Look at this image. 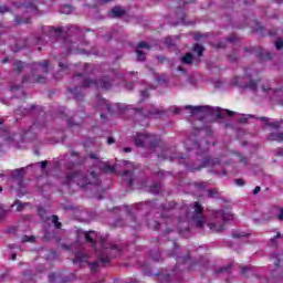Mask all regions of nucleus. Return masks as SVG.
Segmentation results:
<instances>
[{
	"mask_svg": "<svg viewBox=\"0 0 283 283\" xmlns=\"http://www.w3.org/2000/svg\"><path fill=\"white\" fill-rule=\"evenodd\" d=\"M165 43L168 48H171L174 45V40L171 39V36H167L165 39Z\"/></svg>",
	"mask_w": 283,
	"mask_h": 283,
	"instance_id": "obj_47",
	"label": "nucleus"
},
{
	"mask_svg": "<svg viewBox=\"0 0 283 283\" xmlns=\"http://www.w3.org/2000/svg\"><path fill=\"white\" fill-rule=\"evenodd\" d=\"M64 48L66 49V54L78 53V44H76V42H73L70 39L64 40Z\"/></svg>",
	"mask_w": 283,
	"mask_h": 283,
	"instance_id": "obj_12",
	"label": "nucleus"
},
{
	"mask_svg": "<svg viewBox=\"0 0 283 283\" xmlns=\"http://www.w3.org/2000/svg\"><path fill=\"white\" fill-rule=\"evenodd\" d=\"M213 218L214 222L208 223V227L212 233H220L221 231H224V222L233 220V214L219 210L214 212Z\"/></svg>",
	"mask_w": 283,
	"mask_h": 283,
	"instance_id": "obj_5",
	"label": "nucleus"
},
{
	"mask_svg": "<svg viewBox=\"0 0 283 283\" xmlns=\"http://www.w3.org/2000/svg\"><path fill=\"white\" fill-rule=\"evenodd\" d=\"M22 8L29 14H36L38 9H36V6H34V3L24 4V6H22Z\"/></svg>",
	"mask_w": 283,
	"mask_h": 283,
	"instance_id": "obj_23",
	"label": "nucleus"
},
{
	"mask_svg": "<svg viewBox=\"0 0 283 283\" xmlns=\"http://www.w3.org/2000/svg\"><path fill=\"white\" fill-rule=\"evenodd\" d=\"M90 158H91L92 160H98V155L92 153V154L90 155Z\"/></svg>",
	"mask_w": 283,
	"mask_h": 283,
	"instance_id": "obj_63",
	"label": "nucleus"
},
{
	"mask_svg": "<svg viewBox=\"0 0 283 283\" xmlns=\"http://www.w3.org/2000/svg\"><path fill=\"white\" fill-rule=\"evenodd\" d=\"M124 165L128 167V169L124 170L122 174L124 180L128 184V187H132L134 185V180H136L135 171L138 169V166H135L133 163L124 161Z\"/></svg>",
	"mask_w": 283,
	"mask_h": 283,
	"instance_id": "obj_9",
	"label": "nucleus"
},
{
	"mask_svg": "<svg viewBox=\"0 0 283 283\" xmlns=\"http://www.w3.org/2000/svg\"><path fill=\"white\" fill-rule=\"evenodd\" d=\"M62 185L66 187L77 185V187L85 189L87 185H101V179H98V174L94 170L88 175H85L83 171H75L66 174L65 178L62 180Z\"/></svg>",
	"mask_w": 283,
	"mask_h": 283,
	"instance_id": "obj_2",
	"label": "nucleus"
},
{
	"mask_svg": "<svg viewBox=\"0 0 283 283\" xmlns=\"http://www.w3.org/2000/svg\"><path fill=\"white\" fill-rule=\"evenodd\" d=\"M96 235L97 233L95 231L84 232V238L86 242H91L92 244L96 242Z\"/></svg>",
	"mask_w": 283,
	"mask_h": 283,
	"instance_id": "obj_20",
	"label": "nucleus"
},
{
	"mask_svg": "<svg viewBox=\"0 0 283 283\" xmlns=\"http://www.w3.org/2000/svg\"><path fill=\"white\" fill-rule=\"evenodd\" d=\"M49 32L50 34H61V32H63V29L62 28H54V27H49Z\"/></svg>",
	"mask_w": 283,
	"mask_h": 283,
	"instance_id": "obj_35",
	"label": "nucleus"
},
{
	"mask_svg": "<svg viewBox=\"0 0 283 283\" xmlns=\"http://www.w3.org/2000/svg\"><path fill=\"white\" fill-rule=\"evenodd\" d=\"M249 118H255V115H245V117H241L239 119V123H247V120H249Z\"/></svg>",
	"mask_w": 283,
	"mask_h": 283,
	"instance_id": "obj_45",
	"label": "nucleus"
},
{
	"mask_svg": "<svg viewBox=\"0 0 283 283\" xmlns=\"http://www.w3.org/2000/svg\"><path fill=\"white\" fill-rule=\"evenodd\" d=\"M136 147H146L147 149H156L160 142L156 135L137 134L135 137Z\"/></svg>",
	"mask_w": 283,
	"mask_h": 283,
	"instance_id": "obj_6",
	"label": "nucleus"
},
{
	"mask_svg": "<svg viewBox=\"0 0 283 283\" xmlns=\"http://www.w3.org/2000/svg\"><path fill=\"white\" fill-rule=\"evenodd\" d=\"M102 248L104 249V252L98 255L95 262L88 263L91 266V271H96L98 266H105V264H109L112 258L120 255V249L116 244H109V247H107L105 244V241H102Z\"/></svg>",
	"mask_w": 283,
	"mask_h": 283,
	"instance_id": "obj_3",
	"label": "nucleus"
},
{
	"mask_svg": "<svg viewBox=\"0 0 283 283\" xmlns=\"http://www.w3.org/2000/svg\"><path fill=\"white\" fill-rule=\"evenodd\" d=\"M148 227H149V229H153L154 231H158V229H160V223L154 219H149Z\"/></svg>",
	"mask_w": 283,
	"mask_h": 283,
	"instance_id": "obj_24",
	"label": "nucleus"
},
{
	"mask_svg": "<svg viewBox=\"0 0 283 283\" xmlns=\"http://www.w3.org/2000/svg\"><path fill=\"white\" fill-rule=\"evenodd\" d=\"M259 120H261V123H264L266 127H271L272 129H280V127H282L283 125V119L271 122V118L261 116L259 117Z\"/></svg>",
	"mask_w": 283,
	"mask_h": 283,
	"instance_id": "obj_10",
	"label": "nucleus"
},
{
	"mask_svg": "<svg viewBox=\"0 0 283 283\" xmlns=\"http://www.w3.org/2000/svg\"><path fill=\"white\" fill-rule=\"evenodd\" d=\"M111 17L113 19H118L120 17H125V9L120 8V7H114L111 10Z\"/></svg>",
	"mask_w": 283,
	"mask_h": 283,
	"instance_id": "obj_17",
	"label": "nucleus"
},
{
	"mask_svg": "<svg viewBox=\"0 0 283 283\" xmlns=\"http://www.w3.org/2000/svg\"><path fill=\"white\" fill-rule=\"evenodd\" d=\"M229 269H231V265L220 268V269L216 270V273H227L229 271Z\"/></svg>",
	"mask_w": 283,
	"mask_h": 283,
	"instance_id": "obj_48",
	"label": "nucleus"
},
{
	"mask_svg": "<svg viewBox=\"0 0 283 283\" xmlns=\"http://www.w3.org/2000/svg\"><path fill=\"white\" fill-rule=\"evenodd\" d=\"M23 67H25V65H24L23 62H21V61H15V62L13 63V70H14L15 72H18V73H21L22 70H23Z\"/></svg>",
	"mask_w": 283,
	"mask_h": 283,
	"instance_id": "obj_29",
	"label": "nucleus"
},
{
	"mask_svg": "<svg viewBox=\"0 0 283 283\" xmlns=\"http://www.w3.org/2000/svg\"><path fill=\"white\" fill-rule=\"evenodd\" d=\"M149 43L145 42V41H142L138 43L137 45V50H143V49H146V50H149Z\"/></svg>",
	"mask_w": 283,
	"mask_h": 283,
	"instance_id": "obj_37",
	"label": "nucleus"
},
{
	"mask_svg": "<svg viewBox=\"0 0 283 283\" xmlns=\"http://www.w3.org/2000/svg\"><path fill=\"white\" fill-rule=\"evenodd\" d=\"M136 54L137 61H139L140 63H143V61H146L147 56L145 55V52H143L140 49L136 50Z\"/></svg>",
	"mask_w": 283,
	"mask_h": 283,
	"instance_id": "obj_30",
	"label": "nucleus"
},
{
	"mask_svg": "<svg viewBox=\"0 0 283 283\" xmlns=\"http://www.w3.org/2000/svg\"><path fill=\"white\" fill-rule=\"evenodd\" d=\"M25 174V168H19L14 170H10L9 179L11 180H21Z\"/></svg>",
	"mask_w": 283,
	"mask_h": 283,
	"instance_id": "obj_15",
	"label": "nucleus"
},
{
	"mask_svg": "<svg viewBox=\"0 0 283 283\" xmlns=\"http://www.w3.org/2000/svg\"><path fill=\"white\" fill-rule=\"evenodd\" d=\"M34 129H36V124H33V125L24 133V136H30V134H32V132H34Z\"/></svg>",
	"mask_w": 283,
	"mask_h": 283,
	"instance_id": "obj_52",
	"label": "nucleus"
},
{
	"mask_svg": "<svg viewBox=\"0 0 283 283\" xmlns=\"http://www.w3.org/2000/svg\"><path fill=\"white\" fill-rule=\"evenodd\" d=\"M50 65V62L48 60H44L40 63H33L31 66L32 74H35V72H43L44 74H48V67Z\"/></svg>",
	"mask_w": 283,
	"mask_h": 283,
	"instance_id": "obj_11",
	"label": "nucleus"
},
{
	"mask_svg": "<svg viewBox=\"0 0 283 283\" xmlns=\"http://www.w3.org/2000/svg\"><path fill=\"white\" fill-rule=\"evenodd\" d=\"M0 178H9L10 179V169L3 170L0 172Z\"/></svg>",
	"mask_w": 283,
	"mask_h": 283,
	"instance_id": "obj_46",
	"label": "nucleus"
},
{
	"mask_svg": "<svg viewBox=\"0 0 283 283\" xmlns=\"http://www.w3.org/2000/svg\"><path fill=\"white\" fill-rule=\"evenodd\" d=\"M85 260H87V256L76 254L75 259L73 260V264H77V262H85Z\"/></svg>",
	"mask_w": 283,
	"mask_h": 283,
	"instance_id": "obj_36",
	"label": "nucleus"
},
{
	"mask_svg": "<svg viewBox=\"0 0 283 283\" xmlns=\"http://www.w3.org/2000/svg\"><path fill=\"white\" fill-rule=\"evenodd\" d=\"M245 235H247V234H245L244 232H241V233L233 232V233H232V237H233V238H245Z\"/></svg>",
	"mask_w": 283,
	"mask_h": 283,
	"instance_id": "obj_57",
	"label": "nucleus"
},
{
	"mask_svg": "<svg viewBox=\"0 0 283 283\" xmlns=\"http://www.w3.org/2000/svg\"><path fill=\"white\" fill-rule=\"evenodd\" d=\"M234 182L238 187H244L247 185V181H244V179H235Z\"/></svg>",
	"mask_w": 283,
	"mask_h": 283,
	"instance_id": "obj_50",
	"label": "nucleus"
},
{
	"mask_svg": "<svg viewBox=\"0 0 283 283\" xmlns=\"http://www.w3.org/2000/svg\"><path fill=\"white\" fill-rule=\"evenodd\" d=\"M182 65H191L193 63V54L186 53L185 56L180 59Z\"/></svg>",
	"mask_w": 283,
	"mask_h": 283,
	"instance_id": "obj_21",
	"label": "nucleus"
},
{
	"mask_svg": "<svg viewBox=\"0 0 283 283\" xmlns=\"http://www.w3.org/2000/svg\"><path fill=\"white\" fill-rule=\"evenodd\" d=\"M233 114H235L234 112H231L229 109H224L222 112H219L217 114V118H227V116H233Z\"/></svg>",
	"mask_w": 283,
	"mask_h": 283,
	"instance_id": "obj_28",
	"label": "nucleus"
},
{
	"mask_svg": "<svg viewBox=\"0 0 283 283\" xmlns=\"http://www.w3.org/2000/svg\"><path fill=\"white\" fill-rule=\"evenodd\" d=\"M193 52L198 54V56H202V53L205 52V46L200 43H197L193 45Z\"/></svg>",
	"mask_w": 283,
	"mask_h": 283,
	"instance_id": "obj_26",
	"label": "nucleus"
},
{
	"mask_svg": "<svg viewBox=\"0 0 283 283\" xmlns=\"http://www.w3.org/2000/svg\"><path fill=\"white\" fill-rule=\"evenodd\" d=\"M153 260H155V262H159L160 261V252H156L155 254H151Z\"/></svg>",
	"mask_w": 283,
	"mask_h": 283,
	"instance_id": "obj_56",
	"label": "nucleus"
},
{
	"mask_svg": "<svg viewBox=\"0 0 283 283\" xmlns=\"http://www.w3.org/2000/svg\"><path fill=\"white\" fill-rule=\"evenodd\" d=\"M275 48H276V50H282L283 41L281 38H279L277 41L275 42Z\"/></svg>",
	"mask_w": 283,
	"mask_h": 283,
	"instance_id": "obj_51",
	"label": "nucleus"
},
{
	"mask_svg": "<svg viewBox=\"0 0 283 283\" xmlns=\"http://www.w3.org/2000/svg\"><path fill=\"white\" fill-rule=\"evenodd\" d=\"M51 219H52V222H53L55 229H61L62 223L59 221V216L53 214V216L51 217Z\"/></svg>",
	"mask_w": 283,
	"mask_h": 283,
	"instance_id": "obj_33",
	"label": "nucleus"
},
{
	"mask_svg": "<svg viewBox=\"0 0 283 283\" xmlns=\"http://www.w3.org/2000/svg\"><path fill=\"white\" fill-rule=\"evenodd\" d=\"M15 23H18V24L30 23V18L21 19V17L17 15L15 17Z\"/></svg>",
	"mask_w": 283,
	"mask_h": 283,
	"instance_id": "obj_38",
	"label": "nucleus"
},
{
	"mask_svg": "<svg viewBox=\"0 0 283 283\" xmlns=\"http://www.w3.org/2000/svg\"><path fill=\"white\" fill-rule=\"evenodd\" d=\"M177 262H178V264H180V263L187 264L189 262V255H187V256H179L177 259Z\"/></svg>",
	"mask_w": 283,
	"mask_h": 283,
	"instance_id": "obj_42",
	"label": "nucleus"
},
{
	"mask_svg": "<svg viewBox=\"0 0 283 283\" xmlns=\"http://www.w3.org/2000/svg\"><path fill=\"white\" fill-rule=\"evenodd\" d=\"M27 81H30L31 83H45V77L38 75L34 77V80H25L24 78V82H27Z\"/></svg>",
	"mask_w": 283,
	"mask_h": 283,
	"instance_id": "obj_34",
	"label": "nucleus"
},
{
	"mask_svg": "<svg viewBox=\"0 0 283 283\" xmlns=\"http://www.w3.org/2000/svg\"><path fill=\"white\" fill-rule=\"evenodd\" d=\"M228 43H235L238 41V36L235 34H231L226 40Z\"/></svg>",
	"mask_w": 283,
	"mask_h": 283,
	"instance_id": "obj_43",
	"label": "nucleus"
},
{
	"mask_svg": "<svg viewBox=\"0 0 283 283\" xmlns=\"http://www.w3.org/2000/svg\"><path fill=\"white\" fill-rule=\"evenodd\" d=\"M142 98H149V91L145 90L140 92Z\"/></svg>",
	"mask_w": 283,
	"mask_h": 283,
	"instance_id": "obj_58",
	"label": "nucleus"
},
{
	"mask_svg": "<svg viewBox=\"0 0 283 283\" xmlns=\"http://www.w3.org/2000/svg\"><path fill=\"white\" fill-rule=\"evenodd\" d=\"M277 220H280L281 222H283V208L280 209V212L277 214Z\"/></svg>",
	"mask_w": 283,
	"mask_h": 283,
	"instance_id": "obj_59",
	"label": "nucleus"
},
{
	"mask_svg": "<svg viewBox=\"0 0 283 283\" xmlns=\"http://www.w3.org/2000/svg\"><path fill=\"white\" fill-rule=\"evenodd\" d=\"M149 193H154V196H158L160 191H163V184L156 182L149 186L148 188Z\"/></svg>",
	"mask_w": 283,
	"mask_h": 283,
	"instance_id": "obj_18",
	"label": "nucleus"
},
{
	"mask_svg": "<svg viewBox=\"0 0 283 283\" xmlns=\"http://www.w3.org/2000/svg\"><path fill=\"white\" fill-rule=\"evenodd\" d=\"M207 193L208 198H220V192H218V189H209Z\"/></svg>",
	"mask_w": 283,
	"mask_h": 283,
	"instance_id": "obj_32",
	"label": "nucleus"
},
{
	"mask_svg": "<svg viewBox=\"0 0 283 283\" xmlns=\"http://www.w3.org/2000/svg\"><path fill=\"white\" fill-rule=\"evenodd\" d=\"M59 67L61 72H70V64L65 60L59 62Z\"/></svg>",
	"mask_w": 283,
	"mask_h": 283,
	"instance_id": "obj_27",
	"label": "nucleus"
},
{
	"mask_svg": "<svg viewBox=\"0 0 283 283\" xmlns=\"http://www.w3.org/2000/svg\"><path fill=\"white\" fill-rule=\"evenodd\" d=\"M67 125H80L78 122H76V117L66 119Z\"/></svg>",
	"mask_w": 283,
	"mask_h": 283,
	"instance_id": "obj_54",
	"label": "nucleus"
},
{
	"mask_svg": "<svg viewBox=\"0 0 283 283\" xmlns=\"http://www.w3.org/2000/svg\"><path fill=\"white\" fill-rule=\"evenodd\" d=\"M38 165H40V167H41L42 169H45V167H48V160L40 161V163H38Z\"/></svg>",
	"mask_w": 283,
	"mask_h": 283,
	"instance_id": "obj_60",
	"label": "nucleus"
},
{
	"mask_svg": "<svg viewBox=\"0 0 283 283\" xmlns=\"http://www.w3.org/2000/svg\"><path fill=\"white\" fill-rule=\"evenodd\" d=\"M69 92L73 94L76 101L83 99V92L81 91V86H76L74 88H69Z\"/></svg>",
	"mask_w": 283,
	"mask_h": 283,
	"instance_id": "obj_19",
	"label": "nucleus"
},
{
	"mask_svg": "<svg viewBox=\"0 0 283 283\" xmlns=\"http://www.w3.org/2000/svg\"><path fill=\"white\" fill-rule=\"evenodd\" d=\"M192 149H195L196 151H200V143L193 142L192 148L187 147L188 151H192Z\"/></svg>",
	"mask_w": 283,
	"mask_h": 283,
	"instance_id": "obj_40",
	"label": "nucleus"
},
{
	"mask_svg": "<svg viewBox=\"0 0 283 283\" xmlns=\"http://www.w3.org/2000/svg\"><path fill=\"white\" fill-rule=\"evenodd\" d=\"M186 109H190V114H211V106H186Z\"/></svg>",
	"mask_w": 283,
	"mask_h": 283,
	"instance_id": "obj_13",
	"label": "nucleus"
},
{
	"mask_svg": "<svg viewBox=\"0 0 283 283\" xmlns=\"http://www.w3.org/2000/svg\"><path fill=\"white\" fill-rule=\"evenodd\" d=\"M228 60L230 63H235V61H238V52H233L232 54L228 55Z\"/></svg>",
	"mask_w": 283,
	"mask_h": 283,
	"instance_id": "obj_39",
	"label": "nucleus"
},
{
	"mask_svg": "<svg viewBox=\"0 0 283 283\" xmlns=\"http://www.w3.org/2000/svg\"><path fill=\"white\" fill-rule=\"evenodd\" d=\"M17 50H23V48H28L27 43L21 44V42L15 43Z\"/></svg>",
	"mask_w": 283,
	"mask_h": 283,
	"instance_id": "obj_55",
	"label": "nucleus"
},
{
	"mask_svg": "<svg viewBox=\"0 0 283 283\" xmlns=\"http://www.w3.org/2000/svg\"><path fill=\"white\" fill-rule=\"evenodd\" d=\"M158 158H163V160H169V159L171 160V158L174 157L169 156L167 153H163L158 155Z\"/></svg>",
	"mask_w": 283,
	"mask_h": 283,
	"instance_id": "obj_49",
	"label": "nucleus"
},
{
	"mask_svg": "<svg viewBox=\"0 0 283 283\" xmlns=\"http://www.w3.org/2000/svg\"><path fill=\"white\" fill-rule=\"evenodd\" d=\"M268 139L273 143H283V132H272L269 134Z\"/></svg>",
	"mask_w": 283,
	"mask_h": 283,
	"instance_id": "obj_16",
	"label": "nucleus"
},
{
	"mask_svg": "<svg viewBox=\"0 0 283 283\" xmlns=\"http://www.w3.org/2000/svg\"><path fill=\"white\" fill-rule=\"evenodd\" d=\"M232 83L243 90H250V92H253L259 98H270L283 107V90L272 88L269 82L252 80L249 72H245L243 77L235 76Z\"/></svg>",
	"mask_w": 283,
	"mask_h": 283,
	"instance_id": "obj_1",
	"label": "nucleus"
},
{
	"mask_svg": "<svg viewBox=\"0 0 283 283\" xmlns=\"http://www.w3.org/2000/svg\"><path fill=\"white\" fill-rule=\"evenodd\" d=\"M7 12H10V7L6 4L0 6V14H6Z\"/></svg>",
	"mask_w": 283,
	"mask_h": 283,
	"instance_id": "obj_44",
	"label": "nucleus"
},
{
	"mask_svg": "<svg viewBox=\"0 0 283 283\" xmlns=\"http://www.w3.org/2000/svg\"><path fill=\"white\" fill-rule=\"evenodd\" d=\"M260 191H262V188H260V186H256V187L254 188V190H253V195H254V196H258V193H259Z\"/></svg>",
	"mask_w": 283,
	"mask_h": 283,
	"instance_id": "obj_62",
	"label": "nucleus"
},
{
	"mask_svg": "<svg viewBox=\"0 0 283 283\" xmlns=\"http://www.w3.org/2000/svg\"><path fill=\"white\" fill-rule=\"evenodd\" d=\"M55 277L54 273L49 274V282H54Z\"/></svg>",
	"mask_w": 283,
	"mask_h": 283,
	"instance_id": "obj_64",
	"label": "nucleus"
},
{
	"mask_svg": "<svg viewBox=\"0 0 283 283\" xmlns=\"http://www.w3.org/2000/svg\"><path fill=\"white\" fill-rule=\"evenodd\" d=\"M275 156H283V149L282 148H277L275 151H274Z\"/></svg>",
	"mask_w": 283,
	"mask_h": 283,
	"instance_id": "obj_61",
	"label": "nucleus"
},
{
	"mask_svg": "<svg viewBox=\"0 0 283 283\" xmlns=\"http://www.w3.org/2000/svg\"><path fill=\"white\" fill-rule=\"evenodd\" d=\"M164 209H167L168 211L171 209H176V202L171 201L164 205Z\"/></svg>",
	"mask_w": 283,
	"mask_h": 283,
	"instance_id": "obj_41",
	"label": "nucleus"
},
{
	"mask_svg": "<svg viewBox=\"0 0 283 283\" xmlns=\"http://www.w3.org/2000/svg\"><path fill=\"white\" fill-rule=\"evenodd\" d=\"M80 81L82 83V87L87 90V87H96L97 90H111L112 88V80L107 76H103L99 81L92 80L90 77H85L83 75H75L74 81Z\"/></svg>",
	"mask_w": 283,
	"mask_h": 283,
	"instance_id": "obj_4",
	"label": "nucleus"
},
{
	"mask_svg": "<svg viewBox=\"0 0 283 283\" xmlns=\"http://www.w3.org/2000/svg\"><path fill=\"white\" fill-rule=\"evenodd\" d=\"M34 109V105H31V108H23V107H19L18 109H15V114L20 115V116H25V114H30V111Z\"/></svg>",
	"mask_w": 283,
	"mask_h": 283,
	"instance_id": "obj_25",
	"label": "nucleus"
},
{
	"mask_svg": "<svg viewBox=\"0 0 283 283\" xmlns=\"http://www.w3.org/2000/svg\"><path fill=\"white\" fill-rule=\"evenodd\" d=\"M193 213L191 217L192 222H196V226L198 229H202L205 227V217H202V211H205V208L200 205V202L195 201L192 203Z\"/></svg>",
	"mask_w": 283,
	"mask_h": 283,
	"instance_id": "obj_8",
	"label": "nucleus"
},
{
	"mask_svg": "<svg viewBox=\"0 0 283 283\" xmlns=\"http://www.w3.org/2000/svg\"><path fill=\"white\" fill-rule=\"evenodd\" d=\"M279 238L283 239V234L277 232L276 235H274L273 238L270 239V243L272 247H277V240Z\"/></svg>",
	"mask_w": 283,
	"mask_h": 283,
	"instance_id": "obj_31",
	"label": "nucleus"
},
{
	"mask_svg": "<svg viewBox=\"0 0 283 283\" xmlns=\"http://www.w3.org/2000/svg\"><path fill=\"white\" fill-rule=\"evenodd\" d=\"M220 160L218 159H209L205 158L202 161V167H214V165H219Z\"/></svg>",
	"mask_w": 283,
	"mask_h": 283,
	"instance_id": "obj_22",
	"label": "nucleus"
},
{
	"mask_svg": "<svg viewBox=\"0 0 283 283\" xmlns=\"http://www.w3.org/2000/svg\"><path fill=\"white\" fill-rule=\"evenodd\" d=\"M165 116V111L156 107H151L147 113L143 112V109L137 108L135 112V120L140 123V120H145V118H160Z\"/></svg>",
	"mask_w": 283,
	"mask_h": 283,
	"instance_id": "obj_7",
	"label": "nucleus"
},
{
	"mask_svg": "<svg viewBox=\"0 0 283 283\" xmlns=\"http://www.w3.org/2000/svg\"><path fill=\"white\" fill-rule=\"evenodd\" d=\"M98 108L108 112V114H111V115L114 114V106H112L109 101H107L105 98H99L98 99Z\"/></svg>",
	"mask_w": 283,
	"mask_h": 283,
	"instance_id": "obj_14",
	"label": "nucleus"
},
{
	"mask_svg": "<svg viewBox=\"0 0 283 283\" xmlns=\"http://www.w3.org/2000/svg\"><path fill=\"white\" fill-rule=\"evenodd\" d=\"M22 242H34V237L33 235H31V237L24 235L22 238Z\"/></svg>",
	"mask_w": 283,
	"mask_h": 283,
	"instance_id": "obj_53",
	"label": "nucleus"
}]
</instances>
